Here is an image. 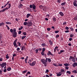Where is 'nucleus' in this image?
Masks as SVG:
<instances>
[{"instance_id":"33","label":"nucleus","mask_w":77,"mask_h":77,"mask_svg":"<svg viewBox=\"0 0 77 77\" xmlns=\"http://www.w3.org/2000/svg\"><path fill=\"white\" fill-rule=\"evenodd\" d=\"M73 36H74V34H73V33L72 34L70 35V38H73Z\"/></svg>"},{"instance_id":"58","label":"nucleus","mask_w":77,"mask_h":77,"mask_svg":"<svg viewBox=\"0 0 77 77\" xmlns=\"http://www.w3.org/2000/svg\"><path fill=\"white\" fill-rule=\"evenodd\" d=\"M72 39V38H69V41H71Z\"/></svg>"},{"instance_id":"50","label":"nucleus","mask_w":77,"mask_h":77,"mask_svg":"<svg viewBox=\"0 0 77 77\" xmlns=\"http://www.w3.org/2000/svg\"><path fill=\"white\" fill-rule=\"evenodd\" d=\"M65 69H69V67L68 66L65 67Z\"/></svg>"},{"instance_id":"46","label":"nucleus","mask_w":77,"mask_h":77,"mask_svg":"<svg viewBox=\"0 0 77 77\" xmlns=\"http://www.w3.org/2000/svg\"><path fill=\"white\" fill-rule=\"evenodd\" d=\"M47 30L48 31H50L51 30V28H47Z\"/></svg>"},{"instance_id":"57","label":"nucleus","mask_w":77,"mask_h":77,"mask_svg":"<svg viewBox=\"0 0 77 77\" xmlns=\"http://www.w3.org/2000/svg\"><path fill=\"white\" fill-rule=\"evenodd\" d=\"M6 71H7V70L6 69H5L4 70V72H6Z\"/></svg>"},{"instance_id":"34","label":"nucleus","mask_w":77,"mask_h":77,"mask_svg":"<svg viewBox=\"0 0 77 77\" xmlns=\"http://www.w3.org/2000/svg\"><path fill=\"white\" fill-rule=\"evenodd\" d=\"M5 9H3V10L0 11V13H1V12H5Z\"/></svg>"},{"instance_id":"25","label":"nucleus","mask_w":77,"mask_h":77,"mask_svg":"<svg viewBox=\"0 0 77 77\" xmlns=\"http://www.w3.org/2000/svg\"><path fill=\"white\" fill-rule=\"evenodd\" d=\"M74 58V57L72 56H70V58H69V60H71V59H73Z\"/></svg>"},{"instance_id":"56","label":"nucleus","mask_w":77,"mask_h":77,"mask_svg":"<svg viewBox=\"0 0 77 77\" xmlns=\"http://www.w3.org/2000/svg\"><path fill=\"white\" fill-rule=\"evenodd\" d=\"M69 32V30H66V31H65V33H68V32Z\"/></svg>"},{"instance_id":"62","label":"nucleus","mask_w":77,"mask_h":77,"mask_svg":"<svg viewBox=\"0 0 77 77\" xmlns=\"http://www.w3.org/2000/svg\"><path fill=\"white\" fill-rule=\"evenodd\" d=\"M13 57H15V56H16V54H13Z\"/></svg>"},{"instance_id":"47","label":"nucleus","mask_w":77,"mask_h":77,"mask_svg":"<svg viewBox=\"0 0 77 77\" xmlns=\"http://www.w3.org/2000/svg\"><path fill=\"white\" fill-rule=\"evenodd\" d=\"M58 32H59V30L55 31V33H57Z\"/></svg>"},{"instance_id":"35","label":"nucleus","mask_w":77,"mask_h":77,"mask_svg":"<svg viewBox=\"0 0 77 77\" xmlns=\"http://www.w3.org/2000/svg\"><path fill=\"white\" fill-rule=\"evenodd\" d=\"M72 72H74L75 74H77V72L75 70H74V71H72Z\"/></svg>"},{"instance_id":"60","label":"nucleus","mask_w":77,"mask_h":77,"mask_svg":"<svg viewBox=\"0 0 77 77\" xmlns=\"http://www.w3.org/2000/svg\"><path fill=\"white\" fill-rule=\"evenodd\" d=\"M65 29H66V30H68V29H69V28L68 27H66Z\"/></svg>"},{"instance_id":"19","label":"nucleus","mask_w":77,"mask_h":77,"mask_svg":"<svg viewBox=\"0 0 77 77\" xmlns=\"http://www.w3.org/2000/svg\"><path fill=\"white\" fill-rule=\"evenodd\" d=\"M73 5L74 6H75L76 7L77 6V4L75 2H73Z\"/></svg>"},{"instance_id":"51","label":"nucleus","mask_w":77,"mask_h":77,"mask_svg":"<svg viewBox=\"0 0 77 77\" xmlns=\"http://www.w3.org/2000/svg\"><path fill=\"white\" fill-rule=\"evenodd\" d=\"M73 19L74 20H75L76 21H77V18L76 17H74V18H73Z\"/></svg>"},{"instance_id":"45","label":"nucleus","mask_w":77,"mask_h":77,"mask_svg":"<svg viewBox=\"0 0 77 77\" xmlns=\"http://www.w3.org/2000/svg\"><path fill=\"white\" fill-rule=\"evenodd\" d=\"M24 46H22V47H21V50H24Z\"/></svg>"},{"instance_id":"40","label":"nucleus","mask_w":77,"mask_h":77,"mask_svg":"<svg viewBox=\"0 0 77 77\" xmlns=\"http://www.w3.org/2000/svg\"><path fill=\"white\" fill-rule=\"evenodd\" d=\"M66 73H68L69 74H71V72L69 71H67L66 72Z\"/></svg>"},{"instance_id":"49","label":"nucleus","mask_w":77,"mask_h":77,"mask_svg":"<svg viewBox=\"0 0 77 77\" xmlns=\"http://www.w3.org/2000/svg\"><path fill=\"white\" fill-rule=\"evenodd\" d=\"M49 72V71L48 69H47L46 71H45V73H47V72Z\"/></svg>"},{"instance_id":"26","label":"nucleus","mask_w":77,"mask_h":77,"mask_svg":"<svg viewBox=\"0 0 77 77\" xmlns=\"http://www.w3.org/2000/svg\"><path fill=\"white\" fill-rule=\"evenodd\" d=\"M7 71H11V67H8L7 69Z\"/></svg>"},{"instance_id":"2","label":"nucleus","mask_w":77,"mask_h":77,"mask_svg":"<svg viewBox=\"0 0 77 77\" xmlns=\"http://www.w3.org/2000/svg\"><path fill=\"white\" fill-rule=\"evenodd\" d=\"M13 32L12 33V35L13 38H16L17 36V33L16 32V29H13Z\"/></svg>"},{"instance_id":"11","label":"nucleus","mask_w":77,"mask_h":77,"mask_svg":"<svg viewBox=\"0 0 77 77\" xmlns=\"http://www.w3.org/2000/svg\"><path fill=\"white\" fill-rule=\"evenodd\" d=\"M64 69H60V72H59V73H61V74H63V72H64Z\"/></svg>"},{"instance_id":"43","label":"nucleus","mask_w":77,"mask_h":77,"mask_svg":"<svg viewBox=\"0 0 77 77\" xmlns=\"http://www.w3.org/2000/svg\"><path fill=\"white\" fill-rule=\"evenodd\" d=\"M26 34H27V33L26 32H23V35H24L25 36L26 35Z\"/></svg>"},{"instance_id":"13","label":"nucleus","mask_w":77,"mask_h":77,"mask_svg":"<svg viewBox=\"0 0 77 77\" xmlns=\"http://www.w3.org/2000/svg\"><path fill=\"white\" fill-rule=\"evenodd\" d=\"M63 52H64V50H61L60 51V52H59L58 53V54H60L61 53H63Z\"/></svg>"},{"instance_id":"37","label":"nucleus","mask_w":77,"mask_h":77,"mask_svg":"<svg viewBox=\"0 0 77 77\" xmlns=\"http://www.w3.org/2000/svg\"><path fill=\"white\" fill-rule=\"evenodd\" d=\"M28 10L29 11H30V12H32V9L30 8H28Z\"/></svg>"},{"instance_id":"29","label":"nucleus","mask_w":77,"mask_h":77,"mask_svg":"<svg viewBox=\"0 0 77 77\" xmlns=\"http://www.w3.org/2000/svg\"><path fill=\"white\" fill-rule=\"evenodd\" d=\"M53 65L55 66H58V65H57V63H53Z\"/></svg>"},{"instance_id":"28","label":"nucleus","mask_w":77,"mask_h":77,"mask_svg":"<svg viewBox=\"0 0 77 77\" xmlns=\"http://www.w3.org/2000/svg\"><path fill=\"white\" fill-rule=\"evenodd\" d=\"M6 59H9V57L8 56V54H7L6 56Z\"/></svg>"},{"instance_id":"7","label":"nucleus","mask_w":77,"mask_h":77,"mask_svg":"<svg viewBox=\"0 0 77 77\" xmlns=\"http://www.w3.org/2000/svg\"><path fill=\"white\" fill-rule=\"evenodd\" d=\"M27 26H28V27L32 26V22H28V24L27 25Z\"/></svg>"},{"instance_id":"21","label":"nucleus","mask_w":77,"mask_h":77,"mask_svg":"<svg viewBox=\"0 0 77 77\" xmlns=\"http://www.w3.org/2000/svg\"><path fill=\"white\" fill-rule=\"evenodd\" d=\"M9 8H11V6H9V7L8 8L6 7L4 9L5 11H6V10H7V9H9Z\"/></svg>"},{"instance_id":"55","label":"nucleus","mask_w":77,"mask_h":77,"mask_svg":"<svg viewBox=\"0 0 77 77\" xmlns=\"http://www.w3.org/2000/svg\"><path fill=\"white\" fill-rule=\"evenodd\" d=\"M57 2L59 3H60V2H61V1L59 0H57Z\"/></svg>"},{"instance_id":"30","label":"nucleus","mask_w":77,"mask_h":77,"mask_svg":"<svg viewBox=\"0 0 77 77\" xmlns=\"http://www.w3.org/2000/svg\"><path fill=\"white\" fill-rule=\"evenodd\" d=\"M41 54H42V56H45V54H44V52H43V51H42V52H41Z\"/></svg>"},{"instance_id":"23","label":"nucleus","mask_w":77,"mask_h":77,"mask_svg":"<svg viewBox=\"0 0 77 77\" xmlns=\"http://www.w3.org/2000/svg\"><path fill=\"white\" fill-rule=\"evenodd\" d=\"M28 24V22H24L23 23V25L24 26H26V25H27Z\"/></svg>"},{"instance_id":"59","label":"nucleus","mask_w":77,"mask_h":77,"mask_svg":"<svg viewBox=\"0 0 77 77\" xmlns=\"http://www.w3.org/2000/svg\"><path fill=\"white\" fill-rule=\"evenodd\" d=\"M20 50V48H18L17 49V51H19Z\"/></svg>"},{"instance_id":"53","label":"nucleus","mask_w":77,"mask_h":77,"mask_svg":"<svg viewBox=\"0 0 77 77\" xmlns=\"http://www.w3.org/2000/svg\"><path fill=\"white\" fill-rule=\"evenodd\" d=\"M70 29H71V31H74V29L72 28H70Z\"/></svg>"},{"instance_id":"41","label":"nucleus","mask_w":77,"mask_h":77,"mask_svg":"<svg viewBox=\"0 0 77 77\" xmlns=\"http://www.w3.org/2000/svg\"><path fill=\"white\" fill-rule=\"evenodd\" d=\"M59 35H57L56 36V38L57 39V38H59Z\"/></svg>"},{"instance_id":"9","label":"nucleus","mask_w":77,"mask_h":77,"mask_svg":"<svg viewBox=\"0 0 77 77\" xmlns=\"http://www.w3.org/2000/svg\"><path fill=\"white\" fill-rule=\"evenodd\" d=\"M59 14L60 15V16H61V17H63V16H64V14H63V12H60L59 13Z\"/></svg>"},{"instance_id":"6","label":"nucleus","mask_w":77,"mask_h":77,"mask_svg":"<svg viewBox=\"0 0 77 77\" xmlns=\"http://www.w3.org/2000/svg\"><path fill=\"white\" fill-rule=\"evenodd\" d=\"M0 65L2 68H4L5 66L6 65V63L5 62L2 63V64H0Z\"/></svg>"},{"instance_id":"38","label":"nucleus","mask_w":77,"mask_h":77,"mask_svg":"<svg viewBox=\"0 0 77 77\" xmlns=\"http://www.w3.org/2000/svg\"><path fill=\"white\" fill-rule=\"evenodd\" d=\"M38 49H37L35 50V53H36V54H37V53H38Z\"/></svg>"},{"instance_id":"54","label":"nucleus","mask_w":77,"mask_h":77,"mask_svg":"<svg viewBox=\"0 0 77 77\" xmlns=\"http://www.w3.org/2000/svg\"><path fill=\"white\" fill-rule=\"evenodd\" d=\"M27 74H28V75H29V74H31L30 72H28Z\"/></svg>"},{"instance_id":"8","label":"nucleus","mask_w":77,"mask_h":77,"mask_svg":"<svg viewBox=\"0 0 77 77\" xmlns=\"http://www.w3.org/2000/svg\"><path fill=\"white\" fill-rule=\"evenodd\" d=\"M47 55L48 56H50V55H51V56H53V54L50 51H48V53H47Z\"/></svg>"},{"instance_id":"39","label":"nucleus","mask_w":77,"mask_h":77,"mask_svg":"<svg viewBox=\"0 0 77 77\" xmlns=\"http://www.w3.org/2000/svg\"><path fill=\"white\" fill-rule=\"evenodd\" d=\"M45 51V48H43L42 50V51H43V52H44Z\"/></svg>"},{"instance_id":"17","label":"nucleus","mask_w":77,"mask_h":77,"mask_svg":"<svg viewBox=\"0 0 77 77\" xmlns=\"http://www.w3.org/2000/svg\"><path fill=\"white\" fill-rule=\"evenodd\" d=\"M30 16V14H27L26 15V18H28Z\"/></svg>"},{"instance_id":"5","label":"nucleus","mask_w":77,"mask_h":77,"mask_svg":"<svg viewBox=\"0 0 77 77\" xmlns=\"http://www.w3.org/2000/svg\"><path fill=\"white\" fill-rule=\"evenodd\" d=\"M36 64V61H34L33 62H32V63H29V65L30 66H33L35 65Z\"/></svg>"},{"instance_id":"10","label":"nucleus","mask_w":77,"mask_h":77,"mask_svg":"<svg viewBox=\"0 0 77 77\" xmlns=\"http://www.w3.org/2000/svg\"><path fill=\"white\" fill-rule=\"evenodd\" d=\"M57 77H59L60 76H61L62 75V73H59V72L58 73H57Z\"/></svg>"},{"instance_id":"24","label":"nucleus","mask_w":77,"mask_h":77,"mask_svg":"<svg viewBox=\"0 0 77 77\" xmlns=\"http://www.w3.org/2000/svg\"><path fill=\"white\" fill-rule=\"evenodd\" d=\"M53 20L54 22H55L56 21V17H53Z\"/></svg>"},{"instance_id":"63","label":"nucleus","mask_w":77,"mask_h":77,"mask_svg":"<svg viewBox=\"0 0 77 77\" xmlns=\"http://www.w3.org/2000/svg\"><path fill=\"white\" fill-rule=\"evenodd\" d=\"M73 56L74 58H75L76 57V55H75V54H74Z\"/></svg>"},{"instance_id":"32","label":"nucleus","mask_w":77,"mask_h":77,"mask_svg":"<svg viewBox=\"0 0 77 77\" xmlns=\"http://www.w3.org/2000/svg\"><path fill=\"white\" fill-rule=\"evenodd\" d=\"M5 23L7 24H11V23L9 22H6Z\"/></svg>"},{"instance_id":"42","label":"nucleus","mask_w":77,"mask_h":77,"mask_svg":"<svg viewBox=\"0 0 77 77\" xmlns=\"http://www.w3.org/2000/svg\"><path fill=\"white\" fill-rule=\"evenodd\" d=\"M58 66H62V64H61L60 63H59L58 65Z\"/></svg>"},{"instance_id":"1","label":"nucleus","mask_w":77,"mask_h":77,"mask_svg":"<svg viewBox=\"0 0 77 77\" xmlns=\"http://www.w3.org/2000/svg\"><path fill=\"white\" fill-rule=\"evenodd\" d=\"M41 62L44 64L45 66H47V62H48V58H46V60L44 59H42L41 60Z\"/></svg>"},{"instance_id":"48","label":"nucleus","mask_w":77,"mask_h":77,"mask_svg":"<svg viewBox=\"0 0 77 77\" xmlns=\"http://www.w3.org/2000/svg\"><path fill=\"white\" fill-rule=\"evenodd\" d=\"M2 38V34H0V40H1Z\"/></svg>"},{"instance_id":"64","label":"nucleus","mask_w":77,"mask_h":77,"mask_svg":"<svg viewBox=\"0 0 77 77\" xmlns=\"http://www.w3.org/2000/svg\"><path fill=\"white\" fill-rule=\"evenodd\" d=\"M46 77H50V76H49V75H46Z\"/></svg>"},{"instance_id":"3","label":"nucleus","mask_w":77,"mask_h":77,"mask_svg":"<svg viewBox=\"0 0 77 77\" xmlns=\"http://www.w3.org/2000/svg\"><path fill=\"white\" fill-rule=\"evenodd\" d=\"M29 8H32L33 10H35L36 8V6L35 5V4H33L30 5Z\"/></svg>"},{"instance_id":"20","label":"nucleus","mask_w":77,"mask_h":77,"mask_svg":"<svg viewBox=\"0 0 77 77\" xmlns=\"http://www.w3.org/2000/svg\"><path fill=\"white\" fill-rule=\"evenodd\" d=\"M5 24V23L3 22L0 23V26H3Z\"/></svg>"},{"instance_id":"18","label":"nucleus","mask_w":77,"mask_h":77,"mask_svg":"<svg viewBox=\"0 0 77 77\" xmlns=\"http://www.w3.org/2000/svg\"><path fill=\"white\" fill-rule=\"evenodd\" d=\"M65 4H66V2H64L61 3V5H62V6H64V5H65Z\"/></svg>"},{"instance_id":"31","label":"nucleus","mask_w":77,"mask_h":77,"mask_svg":"<svg viewBox=\"0 0 77 77\" xmlns=\"http://www.w3.org/2000/svg\"><path fill=\"white\" fill-rule=\"evenodd\" d=\"M26 38V36H23L22 37H21V39L22 40H23L24 39V38Z\"/></svg>"},{"instance_id":"61","label":"nucleus","mask_w":77,"mask_h":77,"mask_svg":"<svg viewBox=\"0 0 77 77\" xmlns=\"http://www.w3.org/2000/svg\"><path fill=\"white\" fill-rule=\"evenodd\" d=\"M21 31H19L18 32V34H21Z\"/></svg>"},{"instance_id":"44","label":"nucleus","mask_w":77,"mask_h":77,"mask_svg":"<svg viewBox=\"0 0 77 77\" xmlns=\"http://www.w3.org/2000/svg\"><path fill=\"white\" fill-rule=\"evenodd\" d=\"M63 26L66 25V22H65L63 23Z\"/></svg>"},{"instance_id":"36","label":"nucleus","mask_w":77,"mask_h":77,"mask_svg":"<svg viewBox=\"0 0 77 77\" xmlns=\"http://www.w3.org/2000/svg\"><path fill=\"white\" fill-rule=\"evenodd\" d=\"M13 29H10V32H11V33H13Z\"/></svg>"},{"instance_id":"22","label":"nucleus","mask_w":77,"mask_h":77,"mask_svg":"<svg viewBox=\"0 0 77 77\" xmlns=\"http://www.w3.org/2000/svg\"><path fill=\"white\" fill-rule=\"evenodd\" d=\"M42 47H45V46H46V45L45 43H43L42 44Z\"/></svg>"},{"instance_id":"15","label":"nucleus","mask_w":77,"mask_h":77,"mask_svg":"<svg viewBox=\"0 0 77 77\" xmlns=\"http://www.w3.org/2000/svg\"><path fill=\"white\" fill-rule=\"evenodd\" d=\"M49 42L50 43V45H53V43L52 42V41H51V40H50L49 41Z\"/></svg>"},{"instance_id":"52","label":"nucleus","mask_w":77,"mask_h":77,"mask_svg":"<svg viewBox=\"0 0 77 77\" xmlns=\"http://www.w3.org/2000/svg\"><path fill=\"white\" fill-rule=\"evenodd\" d=\"M23 6V5L22 4H20L19 5V7H20V8H21V7H22Z\"/></svg>"},{"instance_id":"12","label":"nucleus","mask_w":77,"mask_h":77,"mask_svg":"<svg viewBox=\"0 0 77 77\" xmlns=\"http://www.w3.org/2000/svg\"><path fill=\"white\" fill-rule=\"evenodd\" d=\"M77 63L76 62H74L72 64V66L73 67H75L77 65Z\"/></svg>"},{"instance_id":"4","label":"nucleus","mask_w":77,"mask_h":77,"mask_svg":"<svg viewBox=\"0 0 77 77\" xmlns=\"http://www.w3.org/2000/svg\"><path fill=\"white\" fill-rule=\"evenodd\" d=\"M17 39L15 40L13 42V45L15 48L18 47V45H17Z\"/></svg>"},{"instance_id":"27","label":"nucleus","mask_w":77,"mask_h":77,"mask_svg":"<svg viewBox=\"0 0 77 77\" xmlns=\"http://www.w3.org/2000/svg\"><path fill=\"white\" fill-rule=\"evenodd\" d=\"M48 62H51V60L50 58H48Z\"/></svg>"},{"instance_id":"14","label":"nucleus","mask_w":77,"mask_h":77,"mask_svg":"<svg viewBox=\"0 0 77 77\" xmlns=\"http://www.w3.org/2000/svg\"><path fill=\"white\" fill-rule=\"evenodd\" d=\"M27 72V70H24V71H22V74H24L25 73H26V72Z\"/></svg>"},{"instance_id":"16","label":"nucleus","mask_w":77,"mask_h":77,"mask_svg":"<svg viewBox=\"0 0 77 77\" xmlns=\"http://www.w3.org/2000/svg\"><path fill=\"white\" fill-rule=\"evenodd\" d=\"M64 65L65 66H69V64L66 63L64 64Z\"/></svg>"}]
</instances>
